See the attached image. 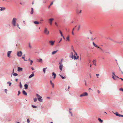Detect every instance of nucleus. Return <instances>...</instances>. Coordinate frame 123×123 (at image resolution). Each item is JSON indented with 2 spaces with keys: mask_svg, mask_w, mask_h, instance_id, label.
I'll list each match as a JSON object with an SVG mask.
<instances>
[{
  "mask_svg": "<svg viewBox=\"0 0 123 123\" xmlns=\"http://www.w3.org/2000/svg\"><path fill=\"white\" fill-rule=\"evenodd\" d=\"M18 79H16L15 80V81H18Z\"/></svg>",
  "mask_w": 123,
  "mask_h": 123,
  "instance_id": "nucleus-63",
  "label": "nucleus"
},
{
  "mask_svg": "<svg viewBox=\"0 0 123 123\" xmlns=\"http://www.w3.org/2000/svg\"><path fill=\"white\" fill-rule=\"evenodd\" d=\"M58 75L59 76L63 79H65V77H63L60 74H59Z\"/></svg>",
  "mask_w": 123,
  "mask_h": 123,
  "instance_id": "nucleus-21",
  "label": "nucleus"
},
{
  "mask_svg": "<svg viewBox=\"0 0 123 123\" xmlns=\"http://www.w3.org/2000/svg\"><path fill=\"white\" fill-rule=\"evenodd\" d=\"M93 45L95 46V47H98V45H96V44H95L93 42Z\"/></svg>",
  "mask_w": 123,
  "mask_h": 123,
  "instance_id": "nucleus-26",
  "label": "nucleus"
},
{
  "mask_svg": "<svg viewBox=\"0 0 123 123\" xmlns=\"http://www.w3.org/2000/svg\"><path fill=\"white\" fill-rule=\"evenodd\" d=\"M27 122L28 123H30V121L29 120V119H27Z\"/></svg>",
  "mask_w": 123,
  "mask_h": 123,
  "instance_id": "nucleus-47",
  "label": "nucleus"
},
{
  "mask_svg": "<svg viewBox=\"0 0 123 123\" xmlns=\"http://www.w3.org/2000/svg\"><path fill=\"white\" fill-rule=\"evenodd\" d=\"M34 102H36L37 101V99L36 98H35L34 99Z\"/></svg>",
  "mask_w": 123,
  "mask_h": 123,
  "instance_id": "nucleus-32",
  "label": "nucleus"
},
{
  "mask_svg": "<svg viewBox=\"0 0 123 123\" xmlns=\"http://www.w3.org/2000/svg\"><path fill=\"white\" fill-rule=\"evenodd\" d=\"M14 70H13V72L12 73V75L15 76H16L18 75V74L16 73H14Z\"/></svg>",
  "mask_w": 123,
  "mask_h": 123,
  "instance_id": "nucleus-14",
  "label": "nucleus"
},
{
  "mask_svg": "<svg viewBox=\"0 0 123 123\" xmlns=\"http://www.w3.org/2000/svg\"><path fill=\"white\" fill-rule=\"evenodd\" d=\"M112 78L113 79L116 80V79L115 78L114 76H113V75H112Z\"/></svg>",
  "mask_w": 123,
  "mask_h": 123,
  "instance_id": "nucleus-42",
  "label": "nucleus"
},
{
  "mask_svg": "<svg viewBox=\"0 0 123 123\" xmlns=\"http://www.w3.org/2000/svg\"><path fill=\"white\" fill-rule=\"evenodd\" d=\"M53 4V2H52L50 4V5L48 6V8L49 9L50 8V6Z\"/></svg>",
  "mask_w": 123,
  "mask_h": 123,
  "instance_id": "nucleus-28",
  "label": "nucleus"
},
{
  "mask_svg": "<svg viewBox=\"0 0 123 123\" xmlns=\"http://www.w3.org/2000/svg\"><path fill=\"white\" fill-rule=\"evenodd\" d=\"M17 19L16 18H13L12 19V24L13 26L15 27L17 26V27L19 29H20V28L19 27L18 24L16 23Z\"/></svg>",
  "mask_w": 123,
  "mask_h": 123,
  "instance_id": "nucleus-1",
  "label": "nucleus"
},
{
  "mask_svg": "<svg viewBox=\"0 0 123 123\" xmlns=\"http://www.w3.org/2000/svg\"><path fill=\"white\" fill-rule=\"evenodd\" d=\"M119 79H121V80H122V81H123V79L122 78H119Z\"/></svg>",
  "mask_w": 123,
  "mask_h": 123,
  "instance_id": "nucleus-61",
  "label": "nucleus"
},
{
  "mask_svg": "<svg viewBox=\"0 0 123 123\" xmlns=\"http://www.w3.org/2000/svg\"><path fill=\"white\" fill-rule=\"evenodd\" d=\"M85 85L86 86L87 85V84H86V81L85 80Z\"/></svg>",
  "mask_w": 123,
  "mask_h": 123,
  "instance_id": "nucleus-58",
  "label": "nucleus"
},
{
  "mask_svg": "<svg viewBox=\"0 0 123 123\" xmlns=\"http://www.w3.org/2000/svg\"><path fill=\"white\" fill-rule=\"evenodd\" d=\"M70 55H73V52H71L70 53Z\"/></svg>",
  "mask_w": 123,
  "mask_h": 123,
  "instance_id": "nucleus-51",
  "label": "nucleus"
},
{
  "mask_svg": "<svg viewBox=\"0 0 123 123\" xmlns=\"http://www.w3.org/2000/svg\"><path fill=\"white\" fill-rule=\"evenodd\" d=\"M19 84H20V85H19V86L20 87V88H22V85L21 84V82H20L19 83Z\"/></svg>",
  "mask_w": 123,
  "mask_h": 123,
  "instance_id": "nucleus-25",
  "label": "nucleus"
},
{
  "mask_svg": "<svg viewBox=\"0 0 123 123\" xmlns=\"http://www.w3.org/2000/svg\"><path fill=\"white\" fill-rule=\"evenodd\" d=\"M55 42V41H49V43L50 44V45L52 46H53L54 45Z\"/></svg>",
  "mask_w": 123,
  "mask_h": 123,
  "instance_id": "nucleus-8",
  "label": "nucleus"
},
{
  "mask_svg": "<svg viewBox=\"0 0 123 123\" xmlns=\"http://www.w3.org/2000/svg\"><path fill=\"white\" fill-rule=\"evenodd\" d=\"M98 48H99L101 50V51L103 52H104L103 50V49H102V48H101L99 47V46H98Z\"/></svg>",
  "mask_w": 123,
  "mask_h": 123,
  "instance_id": "nucleus-33",
  "label": "nucleus"
},
{
  "mask_svg": "<svg viewBox=\"0 0 123 123\" xmlns=\"http://www.w3.org/2000/svg\"><path fill=\"white\" fill-rule=\"evenodd\" d=\"M31 63L30 64L31 65H32V63L33 62V61L32 60H30Z\"/></svg>",
  "mask_w": 123,
  "mask_h": 123,
  "instance_id": "nucleus-50",
  "label": "nucleus"
},
{
  "mask_svg": "<svg viewBox=\"0 0 123 123\" xmlns=\"http://www.w3.org/2000/svg\"><path fill=\"white\" fill-rule=\"evenodd\" d=\"M31 69L32 70H34V68H33V67L31 68Z\"/></svg>",
  "mask_w": 123,
  "mask_h": 123,
  "instance_id": "nucleus-59",
  "label": "nucleus"
},
{
  "mask_svg": "<svg viewBox=\"0 0 123 123\" xmlns=\"http://www.w3.org/2000/svg\"><path fill=\"white\" fill-rule=\"evenodd\" d=\"M50 84L52 85V87L54 88V84L53 83H52L51 80H50Z\"/></svg>",
  "mask_w": 123,
  "mask_h": 123,
  "instance_id": "nucleus-22",
  "label": "nucleus"
},
{
  "mask_svg": "<svg viewBox=\"0 0 123 123\" xmlns=\"http://www.w3.org/2000/svg\"><path fill=\"white\" fill-rule=\"evenodd\" d=\"M96 76L97 78H98V77L99 76V74H96Z\"/></svg>",
  "mask_w": 123,
  "mask_h": 123,
  "instance_id": "nucleus-45",
  "label": "nucleus"
},
{
  "mask_svg": "<svg viewBox=\"0 0 123 123\" xmlns=\"http://www.w3.org/2000/svg\"><path fill=\"white\" fill-rule=\"evenodd\" d=\"M47 68H43V71L44 73H45L46 71V69Z\"/></svg>",
  "mask_w": 123,
  "mask_h": 123,
  "instance_id": "nucleus-35",
  "label": "nucleus"
},
{
  "mask_svg": "<svg viewBox=\"0 0 123 123\" xmlns=\"http://www.w3.org/2000/svg\"><path fill=\"white\" fill-rule=\"evenodd\" d=\"M31 11L30 12V13L31 14H32L33 13V8H31Z\"/></svg>",
  "mask_w": 123,
  "mask_h": 123,
  "instance_id": "nucleus-18",
  "label": "nucleus"
},
{
  "mask_svg": "<svg viewBox=\"0 0 123 123\" xmlns=\"http://www.w3.org/2000/svg\"><path fill=\"white\" fill-rule=\"evenodd\" d=\"M24 87L25 89H27L28 88V85L27 84H25L24 85Z\"/></svg>",
  "mask_w": 123,
  "mask_h": 123,
  "instance_id": "nucleus-19",
  "label": "nucleus"
},
{
  "mask_svg": "<svg viewBox=\"0 0 123 123\" xmlns=\"http://www.w3.org/2000/svg\"><path fill=\"white\" fill-rule=\"evenodd\" d=\"M91 40H94V39H95V38H94V39H93L92 38H92H91Z\"/></svg>",
  "mask_w": 123,
  "mask_h": 123,
  "instance_id": "nucleus-60",
  "label": "nucleus"
},
{
  "mask_svg": "<svg viewBox=\"0 0 123 123\" xmlns=\"http://www.w3.org/2000/svg\"><path fill=\"white\" fill-rule=\"evenodd\" d=\"M54 20L53 18H51L49 19V23L50 25H51L52 24V22Z\"/></svg>",
  "mask_w": 123,
  "mask_h": 123,
  "instance_id": "nucleus-6",
  "label": "nucleus"
},
{
  "mask_svg": "<svg viewBox=\"0 0 123 123\" xmlns=\"http://www.w3.org/2000/svg\"><path fill=\"white\" fill-rule=\"evenodd\" d=\"M62 40V38H61V39H60V41H59V43H60L61 41Z\"/></svg>",
  "mask_w": 123,
  "mask_h": 123,
  "instance_id": "nucleus-56",
  "label": "nucleus"
},
{
  "mask_svg": "<svg viewBox=\"0 0 123 123\" xmlns=\"http://www.w3.org/2000/svg\"><path fill=\"white\" fill-rule=\"evenodd\" d=\"M32 106L33 108H36L37 107L36 106L33 105H32Z\"/></svg>",
  "mask_w": 123,
  "mask_h": 123,
  "instance_id": "nucleus-39",
  "label": "nucleus"
},
{
  "mask_svg": "<svg viewBox=\"0 0 123 123\" xmlns=\"http://www.w3.org/2000/svg\"><path fill=\"white\" fill-rule=\"evenodd\" d=\"M74 28L73 29L72 31V34L73 35H74V33L73 32V31H74Z\"/></svg>",
  "mask_w": 123,
  "mask_h": 123,
  "instance_id": "nucleus-40",
  "label": "nucleus"
},
{
  "mask_svg": "<svg viewBox=\"0 0 123 123\" xmlns=\"http://www.w3.org/2000/svg\"><path fill=\"white\" fill-rule=\"evenodd\" d=\"M97 92L98 93H100V92L98 90H97Z\"/></svg>",
  "mask_w": 123,
  "mask_h": 123,
  "instance_id": "nucleus-53",
  "label": "nucleus"
},
{
  "mask_svg": "<svg viewBox=\"0 0 123 123\" xmlns=\"http://www.w3.org/2000/svg\"><path fill=\"white\" fill-rule=\"evenodd\" d=\"M112 75H113V76H115V73L114 72H112Z\"/></svg>",
  "mask_w": 123,
  "mask_h": 123,
  "instance_id": "nucleus-43",
  "label": "nucleus"
},
{
  "mask_svg": "<svg viewBox=\"0 0 123 123\" xmlns=\"http://www.w3.org/2000/svg\"><path fill=\"white\" fill-rule=\"evenodd\" d=\"M113 113L115 114L117 116L118 115V113L117 112H116V113H115L114 112H113Z\"/></svg>",
  "mask_w": 123,
  "mask_h": 123,
  "instance_id": "nucleus-30",
  "label": "nucleus"
},
{
  "mask_svg": "<svg viewBox=\"0 0 123 123\" xmlns=\"http://www.w3.org/2000/svg\"><path fill=\"white\" fill-rule=\"evenodd\" d=\"M55 25L57 26H58V24L56 22H55Z\"/></svg>",
  "mask_w": 123,
  "mask_h": 123,
  "instance_id": "nucleus-54",
  "label": "nucleus"
},
{
  "mask_svg": "<svg viewBox=\"0 0 123 123\" xmlns=\"http://www.w3.org/2000/svg\"><path fill=\"white\" fill-rule=\"evenodd\" d=\"M12 51H9L7 53V56L8 57H9L10 56V55Z\"/></svg>",
  "mask_w": 123,
  "mask_h": 123,
  "instance_id": "nucleus-10",
  "label": "nucleus"
},
{
  "mask_svg": "<svg viewBox=\"0 0 123 123\" xmlns=\"http://www.w3.org/2000/svg\"><path fill=\"white\" fill-rule=\"evenodd\" d=\"M23 70V68H21L19 67H18V72L20 71H22Z\"/></svg>",
  "mask_w": 123,
  "mask_h": 123,
  "instance_id": "nucleus-9",
  "label": "nucleus"
},
{
  "mask_svg": "<svg viewBox=\"0 0 123 123\" xmlns=\"http://www.w3.org/2000/svg\"><path fill=\"white\" fill-rule=\"evenodd\" d=\"M96 60H93L92 61V62L93 63V64L94 65H95V66H96Z\"/></svg>",
  "mask_w": 123,
  "mask_h": 123,
  "instance_id": "nucleus-11",
  "label": "nucleus"
},
{
  "mask_svg": "<svg viewBox=\"0 0 123 123\" xmlns=\"http://www.w3.org/2000/svg\"><path fill=\"white\" fill-rule=\"evenodd\" d=\"M5 92L6 93H7V89H5L4 90Z\"/></svg>",
  "mask_w": 123,
  "mask_h": 123,
  "instance_id": "nucleus-41",
  "label": "nucleus"
},
{
  "mask_svg": "<svg viewBox=\"0 0 123 123\" xmlns=\"http://www.w3.org/2000/svg\"><path fill=\"white\" fill-rule=\"evenodd\" d=\"M115 76V77L117 78H119V77H118L116 75Z\"/></svg>",
  "mask_w": 123,
  "mask_h": 123,
  "instance_id": "nucleus-55",
  "label": "nucleus"
},
{
  "mask_svg": "<svg viewBox=\"0 0 123 123\" xmlns=\"http://www.w3.org/2000/svg\"><path fill=\"white\" fill-rule=\"evenodd\" d=\"M98 120L101 123H102L103 122V121L100 118H98Z\"/></svg>",
  "mask_w": 123,
  "mask_h": 123,
  "instance_id": "nucleus-24",
  "label": "nucleus"
},
{
  "mask_svg": "<svg viewBox=\"0 0 123 123\" xmlns=\"http://www.w3.org/2000/svg\"><path fill=\"white\" fill-rule=\"evenodd\" d=\"M0 8H1V9H0V11H4L6 9L4 7H0Z\"/></svg>",
  "mask_w": 123,
  "mask_h": 123,
  "instance_id": "nucleus-16",
  "label": "nucleus"
},
{
  "mask_svg": "<svg viewBox=\"0 0 123 123\" xmlns=\"http://www.w3.org/2000/svg\"><path fill=\"white\" fill-rule=\"evenodd\" d=\"M34 23L36 24H39V22L37 21H34L33 22Z\"/></svg>",
  "mask_w": 123,
  "mask_h": 123,
  "instance_id": "nucleus-23",
  "label": "nucleus"
},
{
  "mask_svg": "<svg viewBox=\"0 0 123 123\" xmlns=\"http://www.w3.org/2000/svg\"><path fill=\"white\" fill-rule=\"evenodd\" d=\"M43 3H46V2L44 0L43 1Z\"/></svg>",
  "mask_w": 123,
  "mask_h": 123,
  "instance_id": "nucleus-62",
  "label": "nucleus"
},
{
  "mask_svg": "<svg viewBox=\"0 0 123 123\" xmlns=\"http://www.w3.org/2000/svg\"><path fill=\"white\" fill-rule=\"evenodd\" d=\"M29 47H30L31 48H32L31 46L30 45V43H29Z\"/></svg>",
  "mask_w": 123,
  "mask_h": 123,
  "instance_id": "nucleus-52",
  "label": "nucleus"
},
{
  "mask_svg": "<svg viewBox=\"0 0 123 123\" xmlns=\"http://www.w3.org/2000/svg\"><path fill=\"white\" fill-rule=\"evenodd\" d=\"M77 55V53L76 52H75V54L74 55V57L75 56L76 57V56Z\"/></svg>",
  "mask_w": 123,
  "mask_h": 123,
  "instance_id": "nucleus-46",
  "label": "nucleus"
},
{
  "mask_svg": "<svg viewBox=\"0 0 123 123\" xmlns=\"http://www.w3.org/2000/svg\"><path fill=\"white\" fill-rule=\"evenodd\" d=\"M59 68L60 70L61 71L62 70V68L63 67V64L62 63V61H60L59 63Z\"/></svg>",
  "mask_w": 123,
  "mask_h": 123,
  "instance_id": "nucleus-3",
  "label": "nucleus"
},
{
  "mask_svg": "<svg viewBox=\"0 0 123 123\" xmlns=\"http://www.w3.org/2000/svg\"><path fill=\"white\" fill-rule=\"evenodd\" d=\"M22 58H23V59L25 61H27V60H25V57H24V56H23L22 57Z\"/></svg>",
  "mask_w": 123,
  "mask_h": 123,
  "instance_id": "nucleus-44",
  "label": "nucleus"
},
{
  "mask_svg": "<svg viewBox=\"0 0 123 123\" xmlns=\"http://www.w3.org/2000/svg\"><path fill=\"white\" fill-rule=\"evenodd\" d=\"M22 92L24 95H27V92L25 90H23L22 91Z\"/></svg>",
  "mask_w": 123,
  "mask_h": 123,
  "instance_id": "nucleus-13",
  "label": "nucleus"
},
{
  "mask_svg": "<svg viewBox=\"0 0 123 123\" xmlns=\"http://www.w3.org/2000/svg\"><path fill=\"white\" fill-rule=\"evenodd\" d=\"M80 25H79L78 26V30L79 31L80 30Z\"/></svg>",
  "mask_w": 123,
  "mask_h": 123,
  "instance_id": "nucleus-36",
  "label": "nucleus"
},
{
  "mask_svg": "<svg viewBox=\"0 0 123 123\" xmlns=\"http://www.w3.org/2000/svg\"><path fill=\"white\" fill-rule=\"evenodd\" d=\"M69 36H68V37H67V38H66V39H67V40L68 41H69Z\"/></svg>",
  "mask_w": 123,
  "mask_h": 123,
  "instance_id": "nucleus-31",
  "label": "nucleus"
},
{
  "mask_svg": "<svg viewBox=\"0 0 123 123\" xmlns=\"http://www.w3.org/2000/svg\"><path fill=\"white\" fill-rule=\"evenodd\" d=\"M44 33L46 35H48L49 34V31L48 30L47 28H45L44 30Z\"/></svg>",
  "mask_w": 123,
  "mask_h": 123,
  "instance_id": "nucleus-4",
  "label": "nucleus"
},
{
  "mask_svg": "<svg viewBox=\"0 0 123 123\" xmlns=\"http://www.w3.org/2000/svg\"><path fill=\"white\" fill-rule=\"evenodd\" d=\"M22 54V51H20L18 52L17 53V55L18 57H20L21 56Z\"/></svg>",
  "mask_w": 123,
  "mask_h": 123,
  "instance_id": "nucleus-7",
  "label": "nucleus"
},
{
  "mask_svg": "<svg viewBox=\"0 0 123 123\" xmlns=\"http://www.w3.org/2000/svg\"><path fill=\"white\" fill-rule=\"evenodd\" d=\"M38 62H40V63L42 62V59L40 58V59H38Z\"/></svg>",
  "mask_w": 123,
  "mask_h": 123,
  "instance_id": "nucleus-20",
  "label": "nucleus"
},
{
  "mask_svg": "<svg viewBox=\"0 0 123 123\" xmlns=\"http://www.w3.org/2000/svg\"><path fill=\"white\" fill-rule=\"evenodd\" d=\"M88 95V94L86 92H84L80 95V97H82L83 96H87Z\"/></svg>",
  "mask_w": 123,
  "mask_h": 123,
  "instance_id": "nucleus-5",
  "label": "nucleus"
},
{
  "mask_svg": "<svg viewBox=\"0 0 123 123\" xmlns=\"http://www.w3.org/2000/svg\"><path fill=\"white\" fill-rule=\"evenodd\" d=\"M20 93V92L19 91H18V95H19V94Z\"/></svg>",
  "mask_w": 123,
  "mask_h": 123,
  "instance_id": "nucleus-49",
  "label": "nucleus"
},
{
  "mask_svg": "<svg viewBox=\"0 0 123 123\" xmlns=\"http://www.w3.org/2000/svg\"><path fill=\"white\" fill-rule=\"evenodd\" d=\"M59 31L61 34H62V32L60 30Z\"/></svg>",
  "mask_w": 123,
  "mask_h": 123,
  "instance_id": "nucleus-57",
  "label": "nucleus"
},
{
  "mask_svg": "<svg viewBox=\"0 0 123 123\" xmlns=\"http://www.w3.org/2000/svg\"><path fill=\"white\" fill-rule=\"evenodd\" d=\"M52 75L54 76L53 78L55 79L56 77V75L54 72H53L52 73Z\"/></svg>",
  "mask_w": 123,
  "mask_h": 123,
  "instance_id": "nucleus-12",
  "label": "nucleus"
},
{
  "mask_svg": "<svg viewBox=\"0 0 123 123\" xmlns=\"http://www.w3.org/2000/svg\"><path fill=\"white\" fill-rule=\"evenodd\" d=\"M78 58H79V56H77V57L75 56L74 57V59L77 60V59H78Z\"/></svg>",
  "mask_w": 123,
  "mask_h": 123,
  "instance_id": "nucleus-29",
  "label": "nucleus"
},
{
  "mask_svg": "<svg viewBox=\"0 0 123 123\" xmlns=\"http://www.w3.org/2000/svg\"><path fill=\"white\" fill-rule=\"evenodd\" d=\"M81 10H80V11L79 13H81Z\"/></svg>",
  "mask_w": 123,
  "mask_h": 123,
  "instance_id": "nucleus-64",
  "label": "nucleus"
},
{
  "mask_svg": "<svg viewBox=\"0 0 123 123\" xmlns=\"http://www.w3.org/2000/svg\"><path fill=\"white\" fill-rule=\"evenodd\" d=\"M119 90L120 91H122L123 92V89L122 88H120L119 89Z\"/></svg>",
  "mask_w": 123,
  "mask_h": 123,
  "instance_id": "nucleus-48",
  "label": "nucleus"
},
{
  "mask_svg": "<svg viewBox=\"0 0 123 123\" xmlns=\"http://www.w3.org/2000/svg\"><path fill=\"white\" fill-rule=\"evenodd\" d=\"M34 76V74L33 73H32V74H31V75H30V76L29 77V78L30 79L33 76Z\"/></svg>",
  "mask_w": 123,
  "mask_h": 123,
  "instance_id": "nucleus-15",
  "label": "nucleus"
},
{
  "mask_svg": "<svg viewBox=\"0 0 123 123\" xmlns=\"http://www.w3.org/2000/svg\"><path fill=\"white\" fill-rule=\"evenodd\" d=\"M109 39H110V40L112 41H113L114 42H116V43H121V42H115V41H114L113 39H112L110 38H109Z\"/></svg>",
  "mask_w": 123,
  "mask_h": 123,
  "instance_id": "nucleus-27",
  "label": "nucleus"
},
{
  "mask_svg": "<svg viewBox=\"0 0 123 123\" xmlns=\"http://www.w3.org/2000/svg\"><path fill=\"white\" fill-rule=\"evenodd\" d=\"M58 50H57L56 51H55L53 52H52V55H54L58 51Z\"/></svg>",
  "mask_w": 123,
  "mask_h": 123,
  "instance_id": "nucleus-17",
  "label": "nucleus"
},
{
  "mask_svg": "<svg viewBox=\"0 0 123 123\" xmlns=\"http://www.w3.org/2000/svg\"><path fill=\"white\" fill-rule=\"evenodd\" d=\"M70 57L71 58H72L73 59L74 58V55H70Z\"/></svg>",
  "mask_w": 123,
  "mask_h": 123,
  "instance_id": "nucleus-38",
  "label": "nucleus"
},
{
  "mask_svg": "<svg viewBox=\"0 0 123 123\" xmlns=\"http://www.w3.org/2000/svg\"><path fill=\"white\" fill-rule=\"evenodd\" d=\"M36 96L38 100L40 102H42L43 99L42 98V97L40 96L38 94H36Z\"/></svg>",
  "mask_w": 123,
  "mask_h": 123,
  "instance_id": "nucleus-2",
  "label": "nucleus"
},
{
  "mask_svg": "<svg viewBox=\"0 0 123 123\" xmlns=\"http://www.w3.org/2000/svg\"><path fill=\"white\" fill-rule=\"evenodd\" d=\"M117 116H118L119 117H123V115H122L119 114H118V115Z\"/></svg>",
  "mask_w": 123,
  "mask_h": 123,
  "instance_id": "nucleus-37",
  "label": "nucleus"
},
{
  "mask_svg": "<svg viewBox=\"0 0 123 123\" xmlns=\"http://www.w3.org/2000/svg\"><path fill=\"white\" fill-rule=\"evenodd\" d=\"M7 84H9V86H10L11 85V84H12L10 82H7Z\"/></svg>",
  "mask_w": 123,
  "mask_h": 123,
  "instance_id": "nucleus-34",
  "label": "nucleus"
}]
</instances>
